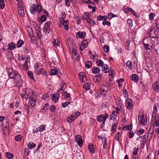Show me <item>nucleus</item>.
Instances as JSON below:
<instances>
[{"label": "nucleus", "instance_id": "61", "mask_svg": "<svg viewBox=\"0 0 159 159\" xmlns=\"http://www.w3.org/2000/svg\"><path fill=\"white\" fill-rule=\"evenodd\" d=\"M34 27L36 32L40 31V28L38 24H36V25L34 26Z\"/></svg>", "mask_w": 159, "mask_h": 159}, {"label": "nucleus", "instance_id": "13", "mask_svg": "<svg viewBox=\"0 0 159 159\" xmlns=\"http://www.w3.org/2000/svg\"><path fill=\"white\" fill-rule=\"evenodd\" d=\"M88 42L87 40H83L81 42V46L80 47V50L82 51L87 47Z\"/></svg>", "mask_w": 159, "mask_h": 159}, {"label": "nucleus", "instance_id": "53", "mask_svg": "<svg viewBox=\"0 0 159 159\" xmlns=\"http://www.w3.org/2000/svg\"><path fill=\"white\" fill-rule=\"evenodd\" d=\"M70 103L69 102H62L61 103V107H65Z\"/></svg>", "mask_w": 159, "mask_h": 159}, {"label": "nucleus", "instance_id": "32", "mask_svg": "<svg viewBox=\"0 0 159 159\" xmlns=\"http://www.w3.org/2000/svg\"><path fill=\"white\" fill-rule=\"evenodd\" d=\"M6 157L8 159H13V155L9 152H7L6 153Z\"/></svg>", "mask_w": 159, "mask_h": 159}, {"label": "nucleus", "instance_id": "63", "mask_svg": "<svg viewBox=\"0 0 159 159\" xmlns=\"http://www.w3.org/2000/svg\"><path fill=\"white\" fill-rule=\"evenodd\" d=\"M65 1L66 5L67 7L70 6V0H65Z\"/></svg>", "mask_w": 159, "mask_h": 159}, {"label": "nucleus", "instance_id": "52", "mask_svg": "<svg viewBox=\"0 0 159 159\" xmlns=\"http://www.w3.org/2000/svg\"><path fill=\"white\" fill-rule=\"evenodd\" d=\"M5 7V4L3 0H0V8L3 9Z\"/></svg>", "mask_w": 159, "mask_h": 159}, {"label": "nucleus", "instance_id": "51", "mask_svg": "<svg viewBox=\"0 0 159 159\" xmlns=\"http://www.w3.org/2000/svg\"><path fill=\"white\" fill-rule=\"evenodd\" d=\"M23 67L25 70H27L29 69L28 63L26 61H25V63L23 65Z\"/></svg>", "mask_w": 159, "mask_h": 159}, {"label": "nucleus", "instance_id": "41", "mask_svg": "<svg viewBox=\"0 0 159 159\" xmlns=\"http://www.w3.org/2000/svg\"><path fill=\"white\" fill-rule=\"evenodd\" d=\"M46 127V125H40L39 127H38V129H39L40 131V132H42L43 130H45V129Z\"/></svg>", "mask_w": 159, "mask_h": 159}, {"label": "nucleus", "instance_id": "3", "mask_svg": "<svg viewBox=\"0 0 159 159\" xmlns=\"http://www.w3.org/2000/svg\"><path fill=\"white\" fill-rule=\"evenodd\" d=\"M150 36L154 38H159V31L155 28L151 29L149 33Z\"/></svg>", "mask_w": 159, "mask_h": 159}, {"label": "nucleus", "instance_id": "44", "mask_svg": "<svg viewBox=\"0 0 159 159\" xmlns=\"http://www.w3.org/2000/svg\"><path fill=\"white\" fill-rule=\"evenodd\" d=\"M127 25L128 26L131 28L132 26V21L131 19H129L127 20Z\"/></svg>", "mask_w": 159, "mask_h": 159}, {"label": "nucleus", "instance_id": "17", "mask_svg": "<svg viewBox=\"0 0 159 159\" xmlns=\"http://www.w3.org/2000/svg\"><path fill=\"white\" fill-rule=\"evenodd\" d=\"M49 104L47 103L45 104L43 106L42 108L40 110V112L43 113L47 112L49 109Z\"/></svg>", "mask_w": 159, "mask_h": 159}, {"label": "nucleus", "instance_id": "22", "mask_svg": "<svg viewBox=\"0 0 159 159\" xmlns=\"http://www.w3.org/2000/svg\"><path fill=\"white\" fill-rule=\"evenodd\" d=\"M93 144L90 143L89 144L88 147L89 152L92 154L94 153L95 151V148L93 147Z\"/></svg>", "mask_w": 159, "mask_h": 159}, {"label": "nucleus", "instance_id": "23", "mask_svg": "<svg viewBox=\"0 0 159 159\" xmlns=\"http://www.w3.org/2000/svg\"><path fill=\"white\" fill-rule=\"evenodd\" d=\"M49 73L50 75H57L58 73V71L57 70L55 69H51L49 72Z\"/></svg>", "mask_w": 159, "mask_h": 159}, {"label": "nucleus", "instance_id": "15", "mask_svg": "<svg viewBox=\"0 0 159 159\" xmlns=\"http://www.w3.org/2000/svg\"><path fill=\"white\" fill-rule=\"evenodd\" d=\"M152 89L157 92H159V81H157L152 85Z\"/></svg>", "mask_w": 159, "mask_h": 159}, {"label": "nucleus", "instance_id": "56", "mask_svg": "<svg viewBox=\"0 0 159 159\" xmlns=\"http://www.w3.org/2000/svg\"><path fill=\"white\" fill-rule=\"evenodd\" d=\"M157 111H155L153 110V111L152 115V117L154 118H157L156 116L157 115Z\"/></svg>", "mask_w": 159, "mask_h": 159}, {"label": "nucleus", "instance_id": "54", "mask_svg": "<svg viewBox=\"0 0 159 159\" xmlns=\"http://www.w3.org/2000/svg\"><path fill=\"white\" fill-rule=\"evenodd\" d=\"M138 147L136 148L135 147L134 149V151L133 152V156H136L137 155V152L138 151Z\"/></svg>", "mask_w": 159, "mask_h": 159}, {"label": "nucleus", "instance_id": "21", "mask_svg": "<svg viewBox=\"0 0 159 159\" xmlns=\"http://www.w3.org/2000/svg\"><path fill=\"white\" fill-rule=\"evenodd\" d=\"M77 36H78L79 38L81 39H84L85 38L86 35V33L85 31H83L80 32V31L78 32L77 33Z\"/></svg>", "mask_w": 159, "mask_h": 159}, {"label": "nucleus", "instance_id": "47", "mask_svg": "<svg viewBox=\"0 0 159 159\" xmlns=\"http://www.w3.org/2000/svg\"><path fill=\"white\" fill-rule=\"evenodd\" d=\"M103 48L105 52L108 53L109 52V47L108 45H104L103 47Z\"/></svg>", "mask_w": 159, "mask_h": 159}, {"label": "nucleus", "instance_id": "50", "mask_svg": "<svg viewBox=\"0 0 159 159\" xmlns=\"http://www.w3.org/2000/svg\"><path fill=\"white\" fill-rule=\"evenodd\" d=\"M116 15L112 14L111 13H110L108 14V16L109 20L111 19L112 18L116 17Z\"/></svg>", "mask_w": 159, "mask_h": 159}, {"label": "nucleus", "instance_id": "12", "mask_svg": "<svg viewBox=\"0 0 159 159\" xmlns=\"http://www.w3.org/2000/svg\"><path fill=\"white\" fill-rule=\"evenodd\" d=\"M51 24V22L49 21L47 22L44 24V31L46 33H49L50 31V25Z\"/></svg>", "mask_w": 159, "mask_h": 159}, {"label": "nucleus", "instance_id": "38", "mask_svg": "<svg viewBox=\"0 0 159 159\" xmlns=\"http://www.w3.org/2000/svg\"><path fill=\"white\" fill-rule=\"evenodd\" d=\"M66 121L68 123H70L73 121H74L75 120L70 115L66 119Z\"/></svg>", "mask_w": 159, "mask_h": 159}, {"label": "nucleus", "instance_id": "57", "mask_svg": "<svg viewBox=\"0 0 159 159\" xmlns=\"http://www.w3.org/2000/svg\"><path fill=\"white\" fill-rule=\"evenodd\" d=\"M115 111H114L112 112V114L111 115V118L110 120H113V118H114V119H116V117H117V116L115 115Z\"/></svg>", "mask_w": 159, "mask_h": 159}, {"label": "nucleus", "instance_id": "35", "mask_svg": "<svg viewBox=\"0 0 159 159\" xmlns=\"http://www.w3.org/2000/svg\"><path fill=\"white\" fill-rule=\"evenodd\" d=\"M27 75L31 79L34 80L35 81V80L34 79L33 76V73L31 71H28L27 72Z\"/></svg>", "mask_w": 159, "mask_h": 159}, {"label": "nucleus", "instance_id": "62", "mask_svg": "<svg viewBox=\"0 0 159 159\" xmlns=\"http://www.w3.org/2000/svg\"><path fill=\"white\" fill-rule=\"evenodd\" d=\"M123 94L125 97L128 98V94L126 90L125 89L123 91Z\"/></svg>", "mask_w": 159, "mask_h": 159}, {"label": "nucleus", "instance_id": "42", "mask_svg": "<svg viewBox=\"0 0 159 159\" xmlns=\"http://www.w3.org/2000/svg\"><path fill=\"white\" fill-rule=\"evenodd\" d=\"M14 138L16 141L20 142L21 140L22 137L21 135L20 134L15 136Z\"/></svg>", "mask_w": 159, "mask_h": 159}, {"label": "nucleus", "instance_id": "37", "mask_svg": "<svg viewBox=\"0 0 159 159\" xmlns=\"http://www.w3.org/2000/svg\"><path fill=\"white\" fill-rule=\"evenodd\" d=\"M65 85H66V84L65 83H61V88H59L57 91V93H59V92H60V91H63L65 90V89L66 88V87L64 88V86Z\"/></svg>", "mask_w": 159, "mask_h": 159}, {"label": "nucleus", "instance_id": "28", "mask_svg": "<svg viewBox=\"0 0 159 159\" xmlns=\"http://www.w3.org/2000/svg\"><path fill=\"white\" fill-rule=\"evenodd\" d=\"M63 95L64 96V98H67V100L69 101L71 100V97H70V94L67 92V91H66L64 92Z\"/></svg>", "mask_w": 159, "mask_h": 159}, {"label": "nucleus", "instance_id": "18", "mask_svg": "<svg viewBox=\"0 0 159 159\" xmlns=\"http://www.w3.org/2000/svg\"><path fill=\"white\" fill-rule=\"evenodd\" d=\"M18 11L19 14L22 17L25 16V12L24 11L23 7L21 6H19L18 7Z\"/></svg>", "mask_w": 159, "mask_h": 159}, {"label": "nucleus", "instance_id": "20", "mask_svg": "<svg viewBox=\"0 0 159 159\" xmlns=\"http://www.w3.org/2000/svg\"><path fill=\"white\" fill-rule=\"evenodd\" d=\"M101 76L102 75L100 74L95 75L93 79V82L96 83L97 82L100 81L101 79Z\"/></svg>", "mask_w": 159, "mask_h": 159}, {"label": "nucleus", "instance_id": "29", "mask_svg": "<svg viewBox=\"0 0 159 159\" xmlns=\"http://www.w3.org/2000/svg\"><path fill=\"white\" fill-rule=\"evenodd\" d=\"M92 66L91 61H88L85 62V68L87 69H89L91 68Z\"/></svg>", "mask_w": 159, "mask_h": 159}, {"label": "nucleus", "instance_id": "33", "mask_svg": "<svg viewBox=\"0 0 159 159\" xmlns=\"http://www.w3.org/2000/svg\"><path fill=\"white\" fill-rule=\"evenodd\" d=\"M146 143V138H143L142 139V140L140 141V144L141 148H143L145 146V144Z\"/></svg>", "mask_w": 159, "mask_h": 159}, {"label": "nucleus", "instance_id": "43", "mask_svg": "<svg viewBox=\"0 0 159 159\" xmlns=\"http://www.w3.org/2000/svg\"><path fill=\"white\" fill-rule=\"evenodd\" d=\"M126 65L128 67V68L129 70L131 69L132 68V64L131 62L130 61H127L126 63Z\"/></svg>", "mask_w": 159, "mask_h": 159}, {"label": "nucleus", "instance_id": "1", "mask_svg": "<svg viewBox=\"0 0 159 159\" xmlns=\"http://www.w3.org/2000/svg\"><path fill=\"white\" fill-rule=\"evenodd\" d=\"M42 9V7L40 5L33 4L31 7L30 11V13L32 14L37 12H40Z\"/></svg>", "mask_w": 159, "mask_h": 159}, {"label": "nucleus", "instance_id": "34", "mask_svg": "<svg viewBox=\"0 0 159 159\" xmlns=\"http://www.w3.org/2000/svg\"><path fill=\"white\" fill-rule=\"evenodd\" d=\"M9 48L11 50H13L16 48V45L13 43H11L8 44Z\"/></svg>", "mask_w": 159, "mask_h": 159}, {"label": "nucleus", "instance_id": "27", "mask_svg": "<svg viewBox=\"0 0 159 159\" xmlns=\"http://www.w3.org/2000/svg\"><path fill=\"white\" fill-rule=\"evenodd\" d=\"M80 115V112L79 111H76L73 113L71 116L75 120Z\"/></svg>", "mask_w": 159, "mask_h": 159}, {"label": "nucleus", "instance_id": "58", "mask_svg": "<svg viewBox=\"0 0 159 159\" xmlns=\"http://www.w3.org/2000/svg\"><path fill=\"white\" fill-rule=\"evenodd\" d=\"M37 36L39 39H41L42 38V34L40 31L36 32Z\"/></svg>", "mask_w": 159, "mask_h": 159}, {"label": "nucleus", "instance_id": "30", "mask_svg": "<svg viewBox=\"0 0 159 159\" xmlns=\"http://www.w3.org/2000/svg\"><path fill=\"white\" fill-rule=\"evenodd\" d=\"M103 139L102 140L103 144V148L104 149H107V138L105 137H104L103 138Z\"/></svg>", "mask_w": 159, "mask_h": 159}, {"label": "nucleus", "instance_id": "55", "mask_svg": "<svg viewBox=\"0 0 159 159\" xmlns=\"http://www.w3.org/2000/svg\"><path fill=\"white\" fill-rule=\"evenodd\" d=\"M56 107L54 105L52 106L50 108V110L51 112L53 113L55 112Z\"/></svg>", "mask_w": 159, "mask_h": 159}, {"label": "nucleus", "instance_id": "10", "mask_svg": "<svg viewBox=\"0 0 159 159\" xmlns=\"http://www.w3.org/2000/svg\"><path fill=\"white\" fill-rule=\"evenodd\" d=\"M138 118L139 120V123L143 125H146L147 123V119L144 118V115H142L141 116L138 115Z\"/></svg>", "mask_w": 159, "mask_h": 159}, {"label": "nucleus", "instance_id": "26", "mask_svg": "<svg viewBox=\"0 0 159 159\" xmlns=\"http://www.w3.org/2000/svg\"><path fill=\"white\" fill-rule=\"evenodd\" d=\"M131 79L134 82H137L138 80V76L136 74H132L131 76Z\"/></svg>", "mask_w": 159, "mask_h": 159}, {"label": "nucleus", "instance_id": "25", "mask_svg": "<svg viewBox=\"0 0 159 159\" xmlns=\"http://www.w3.org/2000/svg\"><path fill=\"white\" fill-rule=\"evenodd\" d=\"M36 146V144H35L32 142H30L28 143L27 145V147L29 149H31L34 148Z\"/></svg>", "mask_w": 159, "mask_h": 159}, {"label": "nucleus", "instance_id": "59", "mask_svg": "<svg viewBox=\"0 0 159 159\" xmlns=\"http://www.w3.org/2000/svg\"><path fill=\"white\" fill-rule=\"evenodd\" d=\"M102 24L103 25H107L108 26H110L111 25V23L110 22H108L106 20L103 21L102 22Z\"/></svg>", "mask_w": 159, "mask_h": 159}, {"label": "nucleus", "instance_id": "31", "mask_svg": "<svg viewBox=\"0 0 159 159\" xmlns=\"http://www.w3.org/2000/svg\"><path fill=\"white\" fill-rule=\"evenodd\" d=\"M52 43L54 47H57L59 45L60 43V42L58 40L55 39H54L52 40Z\"/></svg>", "mask_w": 159, "mask_h": 159}, {"label": "nucleus", "instance_id": "7", "mask_svg": "<svg viewBox=\"0 0 159 159\" xmlns=\"http://www.w3.org/2000/svg\"><path fill=\"white\" fill-rule=\"evenodd\" d=\"M32 90L31 89H29L28 91V90H26L25 92H24L25 93H22L21 95L22 98L27 100L31 96V95H32Z\"/></svg>", "mask_w": 159, "mask_h": 159}, {"label": "nucleus", "instance_id": "19", "mask_svg": "<svg viewBox=\"0 0 159 159\" xmlns=\"http://www.w3.org/2000/svg\"><path fill=\"white\" fill-rule=\"evenodd\" d=\"M60 93H57L56 95L54 94L52 95V98L53 102H58V98L59 97V94Z\"/></svg>", "mask_w": 159, "mask_h": 159}, {"label": "nucleus", "instance_id": "45", "mask_svg": "<svg viewBox=\"0 0 159 159\" xmlns=\"http://www.w3.org/2000/svg\"><path fill=\"white\" fill-rule=\"evenodd\" d=\"M83 88L87 90H88L90 89V85L88 83H86L85 84L83 85Z\"/></svg>", "mask_w": 159, "mask_h": 159}, {"label": "nucleus", "instance_id": "6", "mask_svg": "<svg viewBox=\"0 0 159 159\" xmlns=\"http://www.w3.org/2000/svg\"><path fill=\"white\" fill-rule=\"evenodd\" d=\"M19 74L17 71L13 70L12 68H9L8 71V77L10 79H14Z\"/></svg>", "mask_w": 159, "mask_h": 159}, {"label": "nucleus", "instance_id": "40", "mask_svg": "<svg viewBox=\"0 0 159 159\" xmlns=\"http://www.w3.org/2000/svg\"><path fill=\"white\" fill-rule=\"evenodd\" d=\"M24 44V42L21 39H20L18 42L16 44L17 47L18 48L20 47Z\"/></svg>", "mask_w": 159, "mask_h": 159}, {"label": "nucleus", "instance_id": "8", "mask_svg": "<svg viewBox=\"0 0 159 159\" xmlns=\"http://www.w3.org/2000/svg\"><path fill=\"white\" fill-rule=\"evenodd\" d=\"M14 82L18 86H20L22 84V80L20 75L19 74L14 78Z\"/></svg>", "mask_w": 159, "mask_h": 159}, {"label": "nucleus", "instance_id": "36", "mask_svg": "<svg viewBox=\"0 0 159 159\" xmlns=\"http://www.w3.org/2000/svg\"><path fill=\"white\" fill-rule=\"evenodd\" d=\"M68 22V21L67 20L64 21L63 23V25L64 26V28L67 30H69V27L67 23Z\"/></svg>", "mask_w": 159, "mask_h": 159}, {"label": "nucleus", "instance_id": "64", "mask_svg": "<svg viewBox=\"0 0 159 159\" xmlns=\"http://www.w3.org/2000/svg\"><path fill=\"white\" fill-rule=\"evenodd\" d=\"M159 107V103H156L155 105H154L153 107V110L157 111V108Z\"/></svg>", "mask_w": 159, "mask_h": 159}, {"label": "nucleus", "instance_id": "60", "mask_svg": "<svg viewBox=\"0 0 159 159\" xmlns=\"http://www.w3.org/2000/svg\"><path fill=\"white\" fill-rule=\"evenodd\" d=\"M49 95L48 94H43L41 97V98L43 100H45L49 97Z\"/></svg>", "mask_w": 159, "mask_h": 159}, {"label": "nucleus", "instance_id": "11", "mask_svg": "<svg viewBox=\"0 0 159 159\" xmlns=\"http://www.w3.org/2000/svg\"><path fill=\"white\" fill-rule=\"evenodd\" d=\"M125 105L126 107L129 110L131 109L133 106L132 100L129 98L126 100L125 101Z\"/></svg>", "mask_w": 159, "mask_h": 159}, {"label": "nucleus", "instance_id": "39", "mask_svg": "<svg viewBox=\"0 0 159 159\" xmlns=\"http://www.w3.org/2000/svg\"><path fill=\"white\" fill-rule=\"evenodd\" d=\"M97 63L98 66L99 67L102 66L103 65V62L101 59H98L97 60Z\"/></svg>", "mask_w": 159, "mask_h": 159}, {"label": "nucleus", "instance_id": "14", "mask_svg": "<svg viewBox=\"0 0 159 159\" xmlns=\"http://www.w3.org/2000/svg\"><path fill=\"white\" fill-rule=\"evenodd\" d=\"M124 11L126 14H128L129 12H130L133 15L137 17V14L131 8L126 7V8L124 9Z\"/></svg>", "mask_w": 159, "mask_h": 159}, {"label": "nucleus", "instance_id": "24", "mask_svg": "<svg viewBox=\"0 0 159 159\" xmlns=\"http://www.w3.org/2000/svg\"><path fill=\"white\" fill-rule=\"evenodd\" d=\"M100 69L99 67H94L92 69V72L94 74H97L100 71Z\"/></svg>", "mask_w": 159, "mask_h": 159}, {"label": "nucleus", "instance_id": "4", "mask_svg": "<svg viewBox=\"0 0 159 159\" xmlns=\"http://www.w3.org/2000/svg\"><path fill=\"white\" fill-rule=\"evenodd\" d=\"M40 64L39 63L36 62L34 66V72L35 74L37 75L42 74V72L44 71V69L43 68L39 69L40 67Z\"/></svg>", "mask_w": 159, "mask_h": 159}, {"label": "nucleus", "instance_id": "5", "mask_svg": "<svg viewBox=\"0 0 159 159\" xmlns=\"http://www.w3.org/2000/svg\"><path fill=\"white\" fill-rule=\"evenodd\" d=\"M32 95L30 97L29 99V104L32 107H34L35 105L36 102L37 101L36 95H35L33 92H32Z\"/></svg>", "mask_w": 159, "mask_h": 159}, {"label": "nucleus", "instance_id": "48", "mask_svg": "<svg viewBox=\"0 0 159 159\" xmlns=\"http://www.w3.org/2000/svg\"><path fill=\"white\" fill-rule=\"evenodd\" d=\"M144 132V130L143 129H141L138 130L137 133V134L138 135H140L143 134Z\"/></svg>", "mask_w": 159, "mask_h": 159}, {"label": "nucleus", "instance_id": "9", "mask_svg": "<svg viewBox=\"0 0 159 159\" xmlns=\"http://www.w3.org/2000/svg\"><path fill=\"white\" fill-rule=\"evenodd\" d=\"M75 139L76 142L79 146L81 147L83 145L82 136L80 134H78L75 136Z\"/></svg>", "mask_w": 159, "mask_h": 159}, {"label": "nucleus", "instance_id": "16", "mask_svg": "<svg viewBox=\"0 0 159 159\" xmlns=\"http://www.w3.org/2000/svg\"><path fill=\"white\" fill-rule=\"evenodd\" d=\"M79 75L80 81L84 83L85 81L84 79L86 78L85 73L84 72H81L79 73Z\"/></svg>", "mask_w": 159, "mask_h": 159}, {"label": "nucleus", "instance_id": "49", "mask_svg": "<svg viewBox=\"0 0 159 159\" xmlns=\"http://www.w3.org/2000/svg\"><path fill=\"white\" fill-rule=\"evenodd\" d=\"M103 114H101L100 116H98L97 117V120L99 122H102L103 121Z\"/></svg>", "mask_w": 159, "mask_h": 159}, {"label": "nucleus", "instance_id": "46", "mask_svg": "<svg viewBox=\"0 0 159 159\" xmlns=\"http://www.w3.org/2000/svg\"><path fill=\"white\" fill-rule=\"evenodd\" d=\"M103 71L105 73H107L108 71H109V70L108 68V66L106 64H105L103 67Z\"/></svg>", "mask_w": 159, "mask_h": 159}, {"label": "nucleus", "instance_id": "2", "mask_svg": "<svg viewBox=\"0 0 159 159\" xmlns=\"http://www.w3.org/2000/svg\"><path fill=\"white\" fill-rule=\"evenodd\" d=\"M91 16L90 13L89 12H85L83 15V18L84 20H86L88 23H90V21L92 22L91 24V26H93L95 23V21L92 19L90 18Z\"/></svg>", "mask_w": 159, "mask_h": 159}]
</instances>
